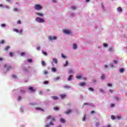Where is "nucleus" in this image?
<instances>
[{
	"instance_id": "28",
	"label": "nucleus",
	"mask_w": 127,
	"mask_h": 127,
	"mask_svg": "<svg viewBox=\"0 0 127 127\" xmlns=\"http://www.w3.org/2000/svg\"><path fill=\"white\" fill-rule=\"evenodd\" d=\"M42 54L45 55V56H47V53H46V52L43 51Z\"/></svg>"
},
{
	"instance_id": "4",
	"label": "nucleus",
	"mask_w": 127,
	"mask_h": 127,
	"mask_svg": "<svg viewBox=\"0 0 127 127\" xmlns=\"http://www.w3.org/2000/svg\"><path fill=\"white\" fill-rule=\"evenodd\" d=\"M64 33L65 34H71V30H64Z\"/></svg>"
},
{
	"instance_id": "5",
	"label": "nucleus",
	"mask_w": 127,
	"mask_h": 127,
	"mask_svg": "<svg viewBox=\"0 0 127 127\" xmlns=\"http://www.w3.org/2000/svg\"><path fill=\"white\" fill-rule=\"evenodd\" d=\"M71 112H72V110L68 109V110H67V111H66L65 112V114H66V115H69V114H71Z\"/></svg>"
},
{
	"instance_id": "38",
	"label": "nucleus",
	"mask_w": 127,
	"mask_h": 127,
	"mask_svg": "<svg viewBox=\"0 0 127 127\" xmlns=\"http://www.w3.org/2000/svg\"><path fill=\"white\" fill-rule=\"evenodd\" d=\"M108 50H109V51H110V52L113 51V48H112V47H110L109 48Z\"/></svg>"
},
{
	"instance_id": "11",
	"label": "nucleus",
	"mask_w": 127,
	"mask_h": 127,
	"mask_svg": "<svg viewBox=\"0 0 127 127\" xmlns=\"http://www.w3.org/2000/svg\"><path fill=\"white\" fill-rule=\"evenodd\" d=\"M53 61L56 64H57L58 63V61L57 60V59L54 58L53 59Z\"/></svg>"
},
{
	"instance_id": "19",
	"label": "nucleus",
	"mask_w": 127,
	"mask_h": 127,
	"mask_svg": "<svg viewBox=\"0 0 127 127\" xmlns=\"http://www.w3.org/2000/svg\"><path fill=\"white\" fill-rule=\"evenodd\" d=\"M40 23H42L43 22H44V20L42 18H41L39 21Z\"/></svg>"
},
{
	"instance_id": "24",
	"label": "nucleus",
	"mask_w": 127,
	"mask_h": 127,
	"mask_svg": "<svg viewBox=\"0 0 127 127\" xmlns=\"http://www.w3.org/2000/svg\"><path fill=\"white\" fill-rule=\"evenodd\" d=\"M40 18H39V17H36V21H37V22H39V21L40 20Z\"/></svg>"
},
{
	"instance_id": "27",
	"label": "nucleus",
	"mask_w": 127,
	"mask_h": 127,
	"mask_svg": "<svg viewBox=\"0 0 127 127\" xmlns=\"http://www.w3.org/2000/svg\"><path fill=\"white\" fill-rule=\"evenodd\" d=\"M52 70L53 71V72H56L57 71L56 68L55 67L52 68Z\"/></svg>"
},
{
	"instance_id": "13",
	"label": "nucleus",
	"mask_w": 127,
	"mask_h": 127,
	"mask_svg": "<svg viewBox=\"0 0 127 127\" xmlns=\"http://www.w3.org/2000/svg\"><path fill=\"white\" fill-rule=\"evenodd\" d=\"M69 64V63L68 62V61H66L65 64L64 65V67H66V66H68Z\"/></svg>"
},
{
	"instance_id": "34",
	"label": "nucleus",
	"mask_w": 127,
	"mask_h": 127,
	"mask_svg": "<svg viewBox=\"0 0 127 127\" xmlns=\"http://www.w3.org/2000/svg\"><path fill=\"white\" fill-rule=\"evenodd\" d=\"M9 55L11 57H12V56H13V53L10 52V53H9Z\"/></svg>"
},
{
	"instance_id": "63",
	"label": "nucleus",
	"mask_w": 127,
	"mask_h": 127,
	"mask_svg": "<svg viewBox=\"0 0 127 127\" xmlns=\"http://www.w3.org/2000/svg\"><path fill=\"white\" fill-rule=\"evenodd\" d=\"M56 80H59V79H60V78H59V77H56Z\"/></svg>"
},
{
	"instance_id": "21",
	"label": "nucleus",
	"mask_w": 127,
	"mask_h": 127,
	"mask_svg": "<svg viewBox=\"0 0 127 127\" xmlns=\"http://www.w3.org/2000/svg\"><path fill=\"white\" fill-rule=\"evenodd\" d=\"M88 90H89V91H90L91 92H94V89H93V88H92V87H89V88H88Z\"/></svg>"
},
{
	"instance_id": "17",
	"label": "nucleus",
	"mask_w": 127,
	"mask_h": 127,
	"mask_svg": "<svg viewBox=\"0 0 127 127\" xmlns=\"http://www.w3.org/2000/svg\"><path fill=\"white\" fill-rule=\"evenodd\" d=\"M117 10H118V11H123V9H122V7H119L117 8Z\"/></svg>"
},
{
	"instance_id": "3",
	"label": "nucleus",
	"mask_w": 127,
	"mask_h": 127,
	"mask_svg": "<svg viewBox=\"0 0 127 127\" xmlns=\"http://www.w3.org/2000/svg\"><path fill=\"white\" fill-rule=\"evenodd\" d=\"M49 40H56L57 39V37L56 36L52 37L51 36H49Z\"/></svg>"
},
{
	"instance_id": "54",
	"label": "nucleus",
	"mask_w": 127,
	"mask_h": 127,
	"mask_svg": "<svg viewBox=\"0 0 127 127\" xmlns=\"http://www.w3.org/2000/svg\"><path fill=\"white\" fill-rule=\"evenodd\" d=\"M12 78H13L14 79H15V78H17V77H16L15 75H13L12 76Z\"/></svg>"
},
{
	"instance_id": "26",
	"label": "nucleus",
	"mask_w": 127,
	"mask_h": 127,
	"mask_svg": "<svg viewBox=\"0 0 127 127\" xmlns=\"http://www.w3.org/2000/svg\"><path fill=\"white\" fill-rule=\"evenodd\" d=\"M76 79H81L82 78V75H78L76 76Z\"/></svg>"
},
{
	"instance_id": "61",
	"label": "nucleus",
	"mask_w": 127,
	"mask_h": 127,
	"mask_svg": "<svg viewBox=\"0 0 127 127\" xmlns=\"http://www.w3.org/2000/svg\"><path fill=\"white\" fill-rule=\"evenodd\" d=\"M109 92H110V93H113V90L112 89H110V90H109Z\"/></svg>"
},
{
	"instance_id": "53",
	"label": "nucleus",
	"mask_w": 127,
	"mask_h": 127,
	"mask_svg": "<svg viewBox=\"0 0 127 127\" xmlns=\"http://www.w3.org/2000/svg\"><path fill=\"white\" fill-rule=\"evenodd\" d=\"M71 9H76V7L73 6H71Z\"/></svg>"
},
{
	"instance_id": "7",
	"label": "nucleus",
	"mask_w": 127,
	"mask_h": 127,
	"mask_svg": "<svg viewBox=\"0 0 127 127\" xmlns=\"http://www.w3.org/2000/svg\"><path fill=\"white\" fill-rule=\"evenodd\" d=\"M52 99H54L55 101H57V100H59V98L56 96H53L51 97Z\"/></svg>"
},
{
	"instance_id": "39",
	"label": "nucleus",
	"mask_w": 127,
	"mask_h": 127,
	"mask_svg": "<svg viewBox=\"0 0 127 127\" xmlns=\"http://www.w3.org/2000/svg\"><path fill=\"white\" fill-rule=\"evenodd\" d=\"M24 55H25V53L24 52L21 53V56H24Z\"/></svg>"
},
{
	"instance_id": "44",
	"label": "nucleus",
	"mask_w": 127,
	"mask_h": 127,
	"mask_svg": "<svg viewBox=\"0 0 127 127\" xmlns=\"http://www.w3.org/2000/svg\"><path fill=\"white\" fill-rule=\"evenodd\" d=\"M14 11H18V9L17 8H14L13 9Z\"/></svg>"
},
{
	"instance_id": "2",
	"label": "nucleus",
	"mask_w": 127,
	"mask_h": 127,
	"mask_svg": "<svg viewBox=\"0 0 127 127\" xmlns=\"http://www.w3.org/2000/svg\"><path fill=\"white\" fill-rule=\"evenodd\" d=\"M47 120H51V122H55L56 120H55V118L53 116H49L47 117Z\"/></svg>"
},
{
	"instance_id": "48",
	"label": "nucleus",
	"mask_w": 127,
	"mask_h": 127,
	"mask_svg": "<svg viewBox=\"0 0 127 127\" xmlns=\"http://www.w3.org/2000/svg\"><path fill=\"white\" fill-rule=\"evenodd\" d=\"M104 47H108V44H104Z\"/></svg>"
},
{
	"instance_id": "62",
	"label": "nucleus",
	"mask_w": 127,
	"mask_h": 127,
	"mask_svg": "<svg viewBox=\"0 0 127 127\" xmlns=\"http://www.w3.org/2000/svg\"><path fill=\"white\" fill-rule=\"evenodd\" d=\"M3 67H4V68H6V67H7V65L4 64Z\"/></svg>"
},
{
	"instance_id": "8",
	"label": "nucleus",
	"mask_w": 127,
	"mask_h": 127,
	"mask_svg": "<svg viewBox=\"0 0 127 127\" xmlns=\"http://www.w3.org/2000/svg\"><path fill=\"white\" fill-rule=\"evenodd\" d=\"M29 90L32 92V93H33V92H35V89L33 88L32 87H30L29 88Z\"/></svg>"
},
{
	"instance_id": "43",
	"label": "nucleus",
	"mask_w": 127,
	"mask_h": 127,
	"mask_svg": "<svg viewBox=\"0 0 127 127\" xmlns=\"http://www.w3.org/2000/svg\"><path fill=\"white\" fill-rule=\"evenodd\" d=\"M100 126V123L99 122H97L96 123V127H99Z\"/></svg>"
},
{
	"instance_id": "55",
	"label": "nucleus",
	"mask_w": 127,
	"mask_h": 127,
	"mask_svg": "<svg viewBox=\"0 0 127 127\" xmlns=\"http://www.w3.org/2000/svg\"><path fill=\"white\" fill-rule=\"evenodd\" d=\"M20 92L21 93H25V90H21Z\"/></svg>"
},
{
	"instance_id": "47",
	"label": "nucleus",
	"mask_w": 127,
	"mask_h": 127,
	"mask_svg": "<svg viewBox=\"0 0 127 127\" xmlns=\"http://www.w3.org/2000/svg\"><path fill=\"white\" fill-rule=\"evenodd\" d=\"M1 27H5V24H1Z\"/></svg>"
},
{
	"instance_id": "45",
	"label": "nucleus",
	"mask_w": 127,
	"mask_h": 127,
	"mask_svg": "<svg viewBox=\"0 0 127 127\" xmlns=\"http://www.w3.org/2000/svg\"><path fill=\"white\" fill-rule=\"evenodd\" d=\"M115 100L117 101L120 100V98H119V97H115Z\"/></svg>"
},
{
	"instance_id": "59",
	"label": "nucleus",
	"mask_w": 127,
	"mask_h": 127,
	"mask_svg": "<svg viewBox=\"0 0 127 127\" xmlns=\"http://www.w3.org/2000/svg\"><path fill=\"white\" fill-rule=\"evenodd\" d=\"M44 74H48V71H44Z\"/></svg>"
},
{
	"instance_id": "56",
	"label": "nucleus",
	"mask_w": 127,
	"mask_h": 127,
	"mask_svg": "<svg viewBox=\"0 0 127 127\" xmlns=\"http://www.w3.org/2000/svg\"><path fill=\"white\" fill-rule=\"evenodd\" d=\"M117 118H118V120H120V119H121V116H120V115L118 116H117Z\"/></svg>"
},
{
	"instance_id": "22",
	"label": "nucleus",
	"mask_w": 127,
	"mask_h": 127,
	"mask_svg": "<svg viewBox=\"0 0 127 127\" xmlns=\"http://www.w3.org/2000/svg\"><path fill=\"white\" fill-rule=\"evenodd\" d=\"M54 110H55V111H59V108L58 107L56 106V107H54Z\"/></svg>"
},
{
	"instance_id": "20",
	"label": "nucleus",
	"mask_w": 127,
	"mask_h": 127,
	"mask_svg": "<svg viewBox=\"0 0 127 127\" xmlns=\"http://www.w3.org/2000/svg\"><path fill=\"white\" fill-rule=\"evenodd\" d=\"M86 85V83L85 82H81L80 83V85L81 86H85Z\"/></svg>"
},
{
	"instance_id": "46",
	"label": "nucleus",
	"mask_w": 127,
	"mask_h": 127,
	"mask_svg": "<svg viewBox=\"0 0 127 127\" xmlns=\"http://www.w3.org/2000/svg\"><path fill=\"white\" fill-rule=\"evenodd\" d=\"M17 100H18V101H20V100H21V97L18 96Z\"/></svg>"
},
{
	"instance_id": "49",
	"label": "nucleus",
	"mask_w": 127,
	"mask_h": 127,
	"mask_svg": "<svg viewBox=\"0 0 127 127\" xmlns=\"http://www.w3.org/2000/svg\"><path fill=\"white\" fill-rule=\"evenodd\" d=\"M107 86H108V87H112V84H111V83H108V84H107Z\"/></svg>"
},
{
	"instance_id": "64",
	"label": "nucleus",
	"mask_w": 127,
	"mask_h": 127,
	"mask_svg": "<svg viewBox=\"0 0 127 127\" xmlns=\"http://www.w3.org/2000/svg\"><path fill=\"white\" fill-rule=\"evenodd\" d=\"M45 127H49V124H47V125L45 126Z\"/></svg>"
},
{
	"instance_id": "58",
	"label": "nucleus",
	"mask_w": 127,
	"mask_h": 127,
	"mask_svg": "<svg viewBox=\"0 0 127 127\" xmlns=\"http://www.w3.org/2000/svg\"><path fill=\"white\" fill-rule=\"evenodd\" d=\"M50 125H51V126H53V125H54L52 122H50Z\"/></svg>"
},
{
	"instance_id": "16",
	"label": "nucleus",
	"mask_w": 127,
	"mask_h": 127,
	"mask_svg": "<svg viewBox=\"0 0 127 127\" xmlns=\"http://www.w3.org/2000/svg\"><path fill=\"white\" fill-rule=\"evenodd\" d=\"M72 77H73V75H70L67 78V80L71 81V80H72Z\"/></svg>"
},
{
	"instance_id": "40",
	"label": "nucleus",
	"mask_w": 127,
	"mask_h": 127,
	"mask_svg": "<svg viewBox=\"0 0 127 127\" xmlns=\"http://www.w3.org/2000/svg\"><path fill=\"white\" fill-rule=\"evenodd\" d=\"M62 57L63 58H64V59H65V58H66V56H65L64 55V54H62Z\"/></svg>"
},
{
	"instance_id": "36",
	"label": "nucleus",
	"mask_w": 127,
	"mask_h": 127,
	"mask_svg": "<svg viewBox=\"0 0 127 127\" xmlns=\"http://www.w3.org/2000/svg\"><path fill=\"white\" fill-rule=\"evenodd\" d=\"M49 83V82L48 81H45L44 82V84H45V85H47Z\"/></svg>"
},
{
	"instance_id": "30",
	"label": "nucleus",
	"mask_w": 127,
	"mask_h": 127,
	"mask_svg": "<svg viewBox=\"0 0 127 127\" xmlns=\"http://www.w3.org/2000/svg\"><path fill=\"white\" fill-rule=\"evenodd\" d=\"M120 71L121 73H123L124 71H125V69L121 68Z\"/></svg>"
},
{
	"instance_id": "10",
	"label": "nucleus",
	"mask_w": 127,
	"mask_h": 127,
	"mask_svg": "<svg viewBox=\"0 0 127 127\" xmlns=\"http://www.w3.org/2000/svg\"><path fill=\"white\" fill-rule=\"evenodd\" d=\"M60 97H61V98H62V99H65V97H66V94H61V95H60Z\"/></svg>"
},
{
	"instance_id": "51",
	"label": "nucleus",
	"mask_w": 127,
	"mask_h": 127,
	"mask_svg": "<svg viewBox=\"0 0 127 127\" xmlns=\"http://www.w3.org/2000/svg\"><path fill=\"white\" fill-rule=\"evenodd\" d=\"M113 63H114L115 64H118V61L115 60L114 61Z\"/></svg>"
},
{
	"instance_id": "33",
	"label": "nucleus",
	"mask_w": 127,
	"mask_h": 127,
	"mask_svg": "<svg viewBox=\"0 0 127 127\" xmlns=\"http://www.w3.org/2000/svg\"><path fill=\"white\" fill-rule=\"evenodd\" d=\"M4 43V41L3 40H2L0 42V44H3Z\"/></svg>"
},
{
	"instance_id": "52",
	"label": "nucleus",
	"mask_w": 127,
	"mask_h": 127,
	"mask_svg": "<svg viewBox=\"0 0 127 127\" xmlns=\"http://www.w3.org/2000/svg\"><path fill=\"white\" fill-rule=\"evenodd\" d=\"M114 107H115V104H111V108H114Z\"/></svg>"
},
{
	"instance_id": "57",
	"label": "nucleus",
	"mask_w": 127,
	"mask_h": 127,
	"mask_svg": "<svg viewBox=\"0 0 127 127\" xmlns=\"http://www.w3.org/2000/svg\"><path fill=\"white\" fill-rule=\"evenodd\" d=\"M37 50H40V47H37Z\"/></svg>"
},
{
	"instance_id": "9",
	"label": "nucleus",
	"mask_w": 127,
	"mask_h": 127,
	"mask_svg": "<svg viewBox=\"0 0 127 127\" xmlns=\"http://www.w3.org/2000/svg\"><path fill=\"white\" fill-rule=\"evenodd\" d=\"M60 121L61 123H62L63 124H65V123H66V121L63 118H60Z\"/></svg>"
},
{
	"instance_id": "35",
	"label": "nucleus",
	"mask_w": 127,
	"mask_h": 127,
	"mask_svg": "<svg viewBox=\"0 0 127 127\" xmlns=\"http://www.w3.org/2000/svg\"><path fill=\"white\" fill-rule=\"evenodd\" d=\"M28 62H29V63H31V62H32V60L31 59H28Z\"/></svg>"
},
{
	"instance_id": "12",
	"label": "nucleus",
	"mask_w": 127,
	"mask_h": 127,
	"mask_svg": "<svg viewBox=\"0 0 127 127\" xmlns=\"http://www.w3.org/2000/svg\"><path fill=\"white\" fill-rule=\"evenodd\" d=\"M73 49L74 50L77 49V44H76L75 43L73 44Z\"/></svg>"
},
{
	"instance_id": "37",
	"label": "nucleus",
	"mask_w": 127,
	"mask_h": 127,
	"mask_svg": "<svg viewBox=\"0 0 127 127\" xmlns=\"http://www.w3.org/2000/svg\"><path fill=\"white\" fill-rule=\"evenodd\" d=\"M83 122H85L86 121V116H84L82 118Z\"/></svg>"
},
{
	"instance_id": "41",
	"label": "nucleus",
	"mask_w": 127,
	"mask_h": 127,
	"mask_svg": "<svg viewBox=\"0 0 127 127\" xmlns=\"http://www.w3.org/2000/svg\"><path fill=\"white\" fill-rule=\"evenodd\" d=\"M17 24H21V21H20V20H18L17 21Z\"/></svg>"
},
{
	"instance_id": "25",
	"label": "nucleus",
	"mask_w": 127,
	"mask_h": 127,
	"mask_svg": "<svg viewBox=\"0 0 127 127\" xmlns=\"http://www.w3.org/2000/svg\"><path fill=\"white\" fill-rule=\"evenodd\" d=\"M42 66H45L46 65V64L45 63V62H44V61H43L42 62Z\"/></svg>"
},
{
	"instance_id": "23",
	"label": "nucleus",
	"mask_w": 127,
	"mask_h": 127,
	"mask_svg": "<svg viewBox=\"0 0 127 127\" xmlns=\"http://www.w3.org/2000/svg\"><path fill=\"white\" fill-rule=\"evenodd\" d=\"M104 79H105V74H102V76H101V79L104 80Z\"/></svg>"
},
{
	"instance_id": "29",
	"label": "nucleus",
	"mask_w": 127,
	"mask_h": 127,
	"mask_svg": "<svg viewBox=\"0 0 127 127\" xmlns=\"http://www.w3.org/2000/svg\"><path fill=\"white\" fill-rule=\"evenodd\" d=\"M111 118L112 120H116V117L114 115L111 116Z\"/></svg>"
},
{
	"instance_id": "42",
	"label": "nucleus",
	"mask_w": 127,
	"mask_h": 127,
	"mask_svg": "<svg viewBox=\"0 0 127 127\" xmlns=\"http://www.w3.org/2000/svg\"><path fill=\"white\" fill-rule=\"evenodd\" d=\"M68 73L69 74H71V73H73V70L72 69H69V71H68Z\"/></svg>"
},
{
	"instance_id": "14",
	"label": "nucleus",
	"mask_w": 127,
	"mask_h": 127,
	"mask_svg": "<svg viewBox=\"0 0 127 127\" xmlns=\"http://www.w3.org/2000/svg\"><path fill=\"white\" fill-rule=\"evenodd\" d=\"M36 110L37 111H42V112H44V110H43V109H41L40 108H36Z\"/></svg>"
},
{
	"instance_id": "15",
	"label": "nucleus",
	"mask_w": 127,
	"mask_h": 127,
	"mask_svg": "<svg viewBox=\"0 0 127 127\" xmlns=\"http://www.w3.org/2000/svg\"><path fill=\"white\" fill-rule=\"evenodd\" d=\"M11 69V66L8 65L6 68V71H8L9 70H10Z\"/></svg>"
},
{
	"instance_id": "18",
	"label": "nucleus",
	"mask_w": 127,
	"mask_h": 127,
	"mask_svg": "<svg viewBox=\"0 0 127 127\" xmlns=\"http://www.w3.org/2000/svg\"><path fill=\"white\" fill-rule=\"evenodd\" d=\"M64 89H70V86L68 85H64Z\"/></svg>"
},
{
	"instance_id": "60",
	"label": "nucleus",
	"mask_w": 127,
	"mask_h": 127,
	"mask_svg": "<svg viewBox=\"0 0 127 127\" xmlns=\"http://www.w3.org/2000/svg\"><path fill=\"white\" fill-rule=\"evenodd\" d=\"M85 105H89V103H84L83 104V106H85Z\"/></svg>"
},
{
	"instance_id": "50",
	"label": "nucleus",
	"mask_w": 127,
	"mask_h": 127,
	"mask_svg": "<svg viewBox=\"0 0 127 127\" xmlns=\"http://www.w3.org/2000/svg\"><path fill=\"white\" fill-rule=\"evenodd\" d=\"M22 30H20V31H19V33H20V34H22Z\"/></svg>"
},
{
	"instance_id": "31",
	"label": "nucleus",
	"mask_w": 127,
	"mask_h": 127,
	"mask_svg": "<svg viewBox=\"0 0 127 127\" xmlns=\"http://www.w3.org/2000/svg\"><path fill=\"white\" fill-rule=\"evenodd\" d=\"M14 31H15V32H17V33H19V31H18L17 29H14Z\"/></svg>"
},
{
	"instance_id": "32",
	"label": "nucleus",
	"mask_w": 127,
	"mask_h": 127,
	"mask_svg": "<svg viewBox=\"0 0 127 127\" xmlns=\"http://www.w3.org/2000/svg\"><path fill=\"white\" fill-rule=\"evenodd\" d=\"M8 49H9V46H7L4 48V50L6 51L8 50Z\"/></svg>"
},
{
	"instance_id": "1",
	"label": "nucleus",
	"mask_w": 127,
	"mask_h": 127,
	"mask_svg": "<svg viewBox=\"0 0 127 127\" xmlns=\"http://www.w3.org/2000/svg\"><path fill=\"white\" fill-rule=\"evenodd\" d=\"M34 7V9L35 10H40L42 9V6H41V5L38 4H35Z\"/></svg>"
},
{
	"instance_id": "6",
	"label": "nucleus",
	"mask_w": 127,
	"mask_h": 127,
	"mask_svg": "<svg viewBox=\"0 0 127 127\" xmlns=\"http://www.w3.org/2000/svg\"><path fill=\"white\" fill-rule=\"evenodd\" d=\"M35 14H36V15H39V16H41V17H43V14H42V13L36 12Z\"/></svg>"
}]
</instances>
